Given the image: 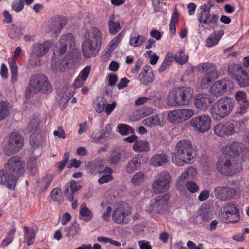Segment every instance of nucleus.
<instances>
[{
    "instance_id": "nucleus-1",
    "label": "nucleus",
    "mask_w": 249,
    "mask_h": 249,
    "mask_svg": "<svg viewBox=\"0 0 249 249\" xmlns=\"http://www.w3.org/2000/svg\"><path fill=\"white\" fill-rule=\"evenodd\" d=\"M102 33L97 28L93 27L86 31L82 43V52L85 57L95 56L100 50L102 43Z\"/></svg>"
},
{
    "instance_id": "nucleus-2",
    "label": "nucleus",
    "mask_w": 249,
    "mask_h": 249,
    "mask_svg": "<svg viewBox=\"0 0 249 249\" xmlns=\"http://www.w3.org/2000/svg\"><path fill=\"white\" fill-rule=\"evenodd\" d=\"M194 149L190 141L181 140L176 145L175 152L173 154L172 162L176 165L180 166L185 164L194 162Z\"/></svg>"
},
{
    "instance_id": "nucleus-3",
    "label": "nucleus",
    "mask_w": 249,
    "mask_h": 249,
    "mask_svg": "<svg viewBox=\"0 0 249 249\" xmlns=\"http://www.w3.org/2000/svg\"><path fill=\"white\" fill-rule=\"evenodd\" d=\"M233 99L228 96H224L215 101L209 109L213 119L220 121L228 116L234 107Z\"/></svg>"
},
{
    "instance_id": "nucleus-4",
    "label": "nucleus",
    "mask_w": 249,
    "mask_h": 249,
    "mask_svg": "<svg viewBox=\"0 0 249 249\" xmlns=\"http://www.w3.org/2000/svg\"><path fill=\"white\" fill-rule=\"evenodd\" d=\"M52 89L51 83L45 75L36 74L30 79L29 86L25 91V96L27 98H30L39 92L50 93Z\"/></svg>"
},
{
    "instance_id": "nucleus-5",
    "label": "nucleus",
    "mask_w": 249,
    "mask_h": 249,
    "mask_svg": "<svg viewBox=\"0 0 249 249\" xmlns=\"http://www.w3.org/2000/svg\"><path fill=\"white\" fill-rule=\"evenodd\" d=\"M75 46V38L72 34L69 33L63 35L59 39V48L54 51L53 54L57 52L60 55L66 53V55L70 56V61L75 60L78 54L77 50Z\"/></svg>"
},
{
    "instance_id": "nucleus-6",
    "label": "nucleus",
    "mask_w": 249,
    "mask_h": 249,
    "mask_svg": "<svg viewBox=\"0 0 249 249\" xmlns=\"http://www.w3.org/2000/svg\"><path fill=\"white\" fill-rule=\"evenodd\" d=\"M193 90L189 87H182L169 92L168 103L171 106L187 105L192 99Z\"/></svg>"
},
{
    "instance_id": "nucleus-7",
    "label": "nucleus",
    "mask_w": 249,
    "mask_h": 249,
    "mask_svg": "<svg viewBox=\"0 0 249 249\" xmlns=\"http://www.w3.org/2000/svg\"><path fill=\"white\" fill-rule=\"evenodd\" d=\"M213 5L207 3L200 7V12L198 17V20L202 27L206 30L216 28L218 23V16L215 14H210V10Z\"/></svg>"
},
{
    "instance_id": "nucleus-8",
    "label": "nucleus",
    "mask_w": 249,
    "mask_h": 249,
    "mask_svg": "<svg viewBox=\"0 0 249 249\" xmlns=\"http://www.w3.org/2000/svg\"><path fill=\"white\" fill-rule=\"evenodd\" d=\"M25 162L20 157L15 156L10 158L5 165L6 173L10 174L9 178L16 182L18 178L24 172Z\"/></svg>"
},
{
    "instance_id": "nucleus-9",
    "label": "nucleus",
    "mask_w": 249,
    "mask_h": 249,
    "mask_svg": "<svg viewBox=\"0 0 249 249\" xmlns=\"http://www.w3.org/2000/svg\"><path fill=\"white\" fill-rule=\"evenodd\" d=\"M237 165V163L233 156L222 153L217 161V169L222 174L230 176L236 173Z\"/></svg>"
},
{
    "instance_id": "nucleus-10",
    "label": "nucleus",
    "mask_w": 249,
    "mask_h": 249,
    "mask_svg": "<svg viewBox=\"0 0 249 249\" xmlns=\"http://www.w3.org/2000/svg\"><path fill=\"white\" fill-rule=\"evenodd\" d=\"M169 201L168 195L158 196L151 200L145 211L153 215L161 214L167 209Z\"/></svg>"
},
{
    "instance_id": "nucleus-11",
    "label": "nucleus",
    "mask_w": 249,
    "mask_h": 249,
    "mask_svg": "<svg viewBox=\"0 0 249 249\" xmlns=\"http://www.w3.org/2000/svg\"><path fill=\"white\" fill-rule=\"evenodd\" d=\"M219 216L222 221L226 223H235L240 219L238 208L231 202L224 205Z\"/></svg>"
},
{
    "instance_id": "nucleus-12",
    "label": "nucleus",
    "mask_w": 249,
    "mask_h": 249,
    "mask_svg": "<svg viewBox=\"0 0 249 249\" xmlns=\"http://www.w3.org/2000/svg\"><path fill=\"white\" fill-rule=\"evenodd\" d=\"M24 140L21 134L18 132L10 133L7 143L3 147L6 155H13L18 152L23 145Z\"/></svg>"
},
{
    "instance_id": "nucleus-13",
    "label": "nucleus",
    "mask_w": 249,
    "mask_h": 249,
    "mask_svg": "<svg viewBox=\"0 0 249 249\" xmlns=\"http://www.w3.org/2000/svg\"><path fill=\"white\" fill-rule=\"evenodd\" d=\"M212 120L208 115H201L191 119L189 125L194 130L198 132L205 133L211 128Z\"/></svg>"
},
{
    "instance_id": "nucleus-14",
    "label": "nucleus",
    "mask_w": 249,
    "mask_h": 249,
    "mask_svg": "<svg viewBox=\"0 0 249 249\" xmlns=\"http://www.w3.org/2000/svg\"><path fill=\"white\" fill-rule=\"evenodd\" d=\"M228 71L235 75V79L241 87L249 86V71L245 70L239 64H233L228 67Z\"/></svg>"
},
{
    "instance_id": "nucleus-15",
    "label": "nucleus",
    "mask_w": 249,
    "mask_h": 249,
    "mask_svg": "<svg viewBox=\"0 0 249 249\" xmlns=\"http://www.w3.org/2000/svg\"><path fill=\"white\" fill-rule=\"evenodd\" d=\"M171 176L166 171H162L158 175L157 180L152 184V189L155 194H159L166 192L170 187Z\"/></svg>"
},
{
    "instance_id": "nucleus-16",
    "label": "nucleus",
    "mask_w": 249,
    "mask_h": 249,
    "mask_svg": "<svg viewBox=\"0 0 249 249\" xmlns=\"http://www.w3.org/2000/svg\"><path fill=\"white\" fill-rule=\"evenodd\" d=\"M234 87L233 82L228 79H222L216 81L211 87L210 92L212 95L219 97Z\"/></svg>"
},
{
    "instance_id": "nucleus-17",
    "label": "nucleus",
    "mask_w": 249,
    "mask_h": 249,
    "mask_svg": "<svg viewBox=\"0 0 249 249\" xmlns=\"http://www.w3.org/2000/svg\"><path fill=\"white\" fill-rule=\"evenodd\" d=\"M213 131L216 136L225 138L235 134L236 128L234 124L231 122L220 123L214 127Z\"/></svg>"
},
{
    "instance_id": "nucleus-18",
    "label": "nucleus",
    "mask_w": 249,
    "mask_h": 249,
    "mask_svg": "<svg viewBox=\"0 0 249 249\" xmlns=\"http://www.w3.org/2000/svg\"><path fill=\"white\" fill-rule=\"evenodd\" d=\"M68 19L66 17L54 16L50 18L46 29L48 33L54 34H59L67 24Z\"/></svg>"
},
{
    "instance_id": "nucleus-19",
    "label": "nucleus",
    "mask_w": 249,
    "mask_h": 249,
    "mask_svg": "<svg viewBox=\"0 0 249 249\" xmlns=\"http://www.w3.org/2000/svg\"><path fill=\"white\" fill-rule=\"evenodd\" d=\"M131 212L124 206L118 207L112 213V219L115 223L125 225L131 219Z\"/></svg>"
},
{
    "instance_id": "nucleus-20",
    "label": "nucleus",
    "mask_w": 249,
    "mask_h": 249,
    "mask_svg": "<svg viewBox=\"0 0 249 249\" xmlns=\"http://www.w3.org/2000/svg\"><path fill=\"white\" fill-rule=\"evenodd\" d=\"M214 195L220 201H225L233 198L236 195V191L228 186L218 187L215 188Z\"/></svg>"
},
{
    "instance_id": "nucleus-21",
    "label": "nucleus",
    "mask_w": 249,
    "mask_h": 249,
    "mask_svg": "<svg viewBox=\"0 0 249 249\" xmlns=\"http://www.w3.org/2000/svg\"><path fill=\"white\" fill-rule=\"evenodd\" d=\"M153 69L150 66H145L139 75V79L141 85H147L154 80Z\"/></svg>"
},
{
    "instance_id": "nucleus-22",
    "label": "nucleus",
    "mask_w": 249,
    "mask_h": 249,
    "mask_svg": "<svg viewBox=\"0 0 249 249\" xmlns=\"http://www.w3.org/2000/svg\"><path fill=\"white\" fill-rule=\"evenodd\" d=\"M70 56L65 55L60 62L57 63L56 60H52V69L56 73L66 71L68 68L70 63H71L74 60H69Z\"/></svg>"
},
{
    "instance_id": "nucleus-23",
    "label": "nucleus",
    "mask_w": 249,
    "mask_h": 249,
    "mask_svg": "<svg viewBox=\"0 0 249 249\" xmlns=\"http://www.w3.org/2000/svg\"><path fill=\"white\" fill-rule=\"evenodd\" d=\"M219 76L218 71H213L212 72H207L203 76L199 79L198 85L201 89H206L209 85L215 80Z\"/></svg>"
},
{
    "instance_id": "nucleus-24",
    "label": "nucleus",
    "mask_w": 249,
    "mask_h": 249,
    "mask_svg": "<svg viewBox=\"0 0 249 249\" xmlns=\"http://www.w3.org/2000/svg\"><path fill=\"white\" fill-rule=\"evenodd\" d=\"M209 102V95L207 94H197L195 97V106L199 110L205 111L208 107V102Z\"/></svg>"
},
{
    "instance_id": "nucleus-25",
    "label": "nucleus",
    "mask_w": 249,
    "mask_h": 249,
    "mask_svg": "<svg viewBox=\"0 0 249 249\" xmlns=\"http://www.w3.org/2000/svg\"><path fill=\"white\" fill-rule=\"evenodd\" d=\"M51 46V43L46 41L42 44H35L32 50V52L37 57H41L45 55L49 50Z\"/></svg>"
},
{
    "instance_id": "nucleus-26",
    "label": "nucleus",
    "mask_w": 249,
    "mask_h": 249,
    "mask_svg": "<svg viewBox=\"0 0 249 249\" xmlns=\"http://www.w3.org/2000/svg\"><path fill=\"white\" fill-rule=\"evenodd\" d=\"M196 175V169L195 168L191 166L188 167L177 180L178 186L182 187L186 179H193Z\"/></svg>"
},
{
    "instance_id": "nucleus-27",
    "label": "nucleus",
    "mask_w": 249,
    "mask_h": 249,
    "mask_svg": "<svg viewBox=\"0 0 249 249\" xmlns=\"http://www.w3.org/2000/svg\"><path fill=\"white\" fill-rule=\"evenodd\" d=\"M142 124L148 127L161 126L164 124L163 117L160 118L157 115H154L147 117L142 120Z\"/></svg>"
},
{
    "instance_id": "nucleus-28",
    "label": "nucleus",
    "mask_w": 249,
    "mask_h": 249,
    "mask_svg": "<svg viewBox=\"0 0 249 249\" xmlns=\"http://www.w3.org/2000/svg\"><path fill=\"white\" fill-rule=\"evenodd\" d=\"M223 35L224 31L222 30L213 32L206 40V46L211 48L216 45Z\"/></svg>"
},
{
    "instance_id": "nucleus-29",
    "label": "nucleus",
    "mask_w": 249,
    "mask_h": 249,
    "mask_svg": "<svg viewBox=\"0 0 249 249\" xmlns=\"http://www.w3.org/2000/svg\"><path fill=\"white\" fill-rule=\"evenodd\" d=\"M168 162V156L163 153L156 154L150 160V162L154 166H162Z\"/></svg>"
},
{
    "instance_id": "nucleus-30",
    "label": "nucleus",
    "mask_w": 249,
    "mask_h": 249,
    "mask_svg": "<svg viewBox=\"0 0 249 249\" xmlns=\"http://www.w3.org/2000/svg\"><path fill=\"white\" fill-rule=\"evenodd\" d=\"M60 230L63 231L67 237H73L79 234L80 231L79 225L76 223L71 226L62 227Z\"/></svg>"
},
{
    "instance_id": "nucleus-31",
    "label": "nucleus",
    "mask_w": 249,
    "mask_h": 249,
    "mask_svg": "<svg viewBox=\"0 0 249 249\" xmlns=\"http://www.w3.org/2000/svg\"><path fill=\"white\" fill-rule=\"evenodd\" d=\"M12 107L10 104L6 101L0 102V121L5 119L11 113Z\"/></svg>"
},
{
    "instance_id": "nucleus-32",
    "label": "nucleus",
    "mask_w": 249,
    "mask_h": 249,
    "mask_svg": "<svg viewBox=\"0 0 249 249\" xmlns=\"http://www.w3.org/2000/svg\"><path fill=\"white\" fill-rule=\"evenodd\" d=\"M7 170H1L0 171V184H4L7 182V187L10 189H14L16 182H14L12 179L9 178L10 174L6 173Z\"/></svg>"
},
{
    "instance_id": "nucleus-33",
    "label": "nucleus",
    "mask_w": 249,
    "mask_h": 249,
    "mask_svg": "<svg viewBox=\"0 0 249 249\" xmlns=\"http://www.w3.org/2000/svg\"><path fill=\"white\" fill-rule=\"evenodd\" d=\"M133 149L136 152H148L150 150L149 143L145 141H137L133 144Z\"/></svg>"
},
{
    "instance_id": "nucleus-34",
    "label": "nucleus",
    "mask_w": 249,
    "mask_h": 249,
    "mask_svg": "<svg viewBox=\"0 0 249 249\" xmlns=\"http://www.w3.org/2000/svg\"><path fill=\"white\" fill-rule=\"evenodd\" d=\"M145 41V39L142 36L139 35L138 33L134 32L131 35L129 43L134 47H139Z\"/></svg>"
},
{
    "instance_id": "nucleus-35",
    "label": "nucleus",
    "mask_w": 249,
    "mask_h": 249,
    "mask_svg": "<svg viewBox=\"0 0 249 249\" xmlns=\"http://www.w3.org/2000/svg\"><path fill=\"white\" fill-rule=\"evenodd\" d=\"M178 109L181 119V123L190 119L195 114V110L191 108Z\"/></svg>"
},
{
    "instance_id": "nucleus-36",
    "label": "nucleus",
    "mask_w": 249,
    "mask_h": 249,
    "mask_svg": "<svg viewBox=\"0 0 249 249\" xmlns=\"http://www.w3.org/2000/svg\"><path fill=\"white\" fill-rule=\"evenodd\" d=\"M141 164V162L138 158H133L128 162L126 166V172L129 174L133 173L140 167Z\"/></svg>"
},
{
    "instance_id": "nucleus-37",
    "label": "nucleus",
    "mask_w": 249,
    "mask_h": 249,
    "mask_svg": "<svg viewBox=\"0 0 249 249\" xmlns=\"http://www.w3.org/2000/svg\"><path fill=\"white\" fill-rule=\"evenodd\" d=\"M196 69L197 71L200 72L218 71L216 70V67L214 64L208 62L201 63L199 64L196 66Z\"/></svg>"
},
{
    "instance_id": "nucleus-38",
    "label": "nucleus",
    "mask_w": 249,
    "mask_h": 249,
    "mask_svg": "<svg viewBox=\"0 0 249 249\" xmlns=\"http://www.w3.org/2000/svg\"><path fill=\"white\" fill-rule=\"evenodd\" d=\"M114 17L113 15L109 17V21L108 23L109 32L112 35L116 34L121 29L120 23L119 22H115L113 21Z\"/></svg>"
},
{
    "instance_id": "nucleus-39",
    "label": "nucleus",
    "mask_w": 249,
    "mask_h": 249,
    "mask_svg": "<svg viewBox=\"0 0 249 249\" xmlns=\"http://www.w3.org/2000/svg\"><path fill=\"white\" fill-rule=\"evenodd\" d=\"M37 157H31L27 162V169L32 175H34L37 171Z\"/></svg>"
},
{
    "instance_id": "nucleus-40",
    "label": "nucleus",
    "mask_w": 249,
    "mask_h": 249,
    "mask_svg": "<svg viewBox=\"0 0 249 249\" xmlns=\"http://www.w3.org/2000/svg\"><path fill=\"white\" fill-rule=\"evenodd\" d=\"M107 104V100L102 97H98L95 101L93 106L98 113H101L105 110V106Z\"/></svg>"
},
{
    "instance_id": "nucleus-41",
    "label": "nucleus",
    "mask_w": 249,
    "mask_h": 249,
    "mask_svg": "<svg viewBox=\"0 0 249 249\" xmlns=\"http://www.w3.org/2000/svg\"><path fill=\"white\" fill-rule=\"evenodd\" d=\"M168 121L172 124H179L181 123L178 109H174L170 111L167 115Z\"/></svg>"
},
{
    "instance_id": "nucleus-42",
    "label": "nucleus",
    "mask_w": 249,
    "mask_h": 249,
    "mask_svg": "<svg viewBox=\"0 0 249 249\" xmlns=\"http://www.w3.org/2000/svg\"><path fill=\"white\" fill-rule=\"evenodd\" d=\"M123 37L122 33H120L113 39H112L109 45L108 48L107 50V53H110L118 46Z\"/></svg>"
},
{
    "instance_id": "nucleus-43",
    "label": "nucleus",
    "mask_w": 249,
    "mask_h": 249,
    "mask_svg": "<svg viewBox=\"0 0 249 249\" xmlns=\"http://www.w3.org/2000/svg\"><path fill=\"white\" fill-rule=\"evenodd\" d=\"M24 228L25 231V238L27 240V243L29 246L32 245L34 243L35 236V231L33 229L30 230L29 228L27 226H25Z\"/></svg>"
},
{
    "instance_id": "nucleus-44",
    "label": "nucleus",
    "mask_w": 249,
    "mask_h": 249,
    "mask_svg": "<svg viewBox=\"0 0 249 249\" xmlns=\"http://www.w3.org/2000/svg\"><path fill=\"white\" fill-rule=\"evenodd\" d=\"M173 56L171 54L168 53L166 55L163 61L161 64L160 67L158 69L159 72H162L169 67L173 61Z\"/></svg>"
},
{
    "instance_id": "nucleus-45",
    "label": "nucleus",
    "mask_w": 249,
    "mask_h": 249,
    "mask_svg": "<svg viewBox=\"0 0 249 249\" xmlns=\"http://www.w3.org/2000/svg\"><path fill=\"white\" fill-rule=\"evenodd\" d=\"M178 16L177 10L175 8L172 13V18L169 24L170 31L172 35H175L176 33V24L178 22Z\"/></svg>"
},
{
    "instance_id": "nucleus-46",
    "label": "nucleus",
    "mask_w": 249,
    "mask_h": 249,
    "mask_svg": "<svg viewBox=\"0 0 249 249\" xmlns=\"http://www.w3.org/2000/svg\"><path fill=\"white\" fill-rule=\"evenodd\" d=\"M174 59L178 63L182 65L185 64L188 59V56L182 50L178 52L174 56Z\"/></svg>"
},
{
    "instance_id": "nucleus-47",
    "label": "nucleus",
    "mask_w": 249,
    "mask_h": 249,
    "mask_svg": "<svg viewBox=\"0 0 249 249\" xmlns=\"http://www.w3.org/2000/svg\"><path fill=\"white\" fill-rule=\"evenodd\" d=\"M121 154L120 151H113L108 158V161L110 164H116L121 160Z\"/></svg>"
},
{
    "instance_id": "nucleus-48",
    "label": "nucleus",
    "mask_w": 249,
    "mask_h": 249,
    "mask_svg": "<svg viewBox=\"0 0 249 249\" xmlns=\"http://www.w3.org/2000/svg\"><path fill=\"white\" fill-rule=\"evenodd\" d=\"M112 130L111 125L110 124H107L103 130V134L98 137L96 140H95V142H100V140L103 139H110V132Z\"/></svg>"
},
{
    "instance_id": "nucleus-49",
    "label": "nucleus",
    "mask_w": 249,
    "mask_h": 249,
    "mask_svg": "<svg viewBox=\"0 0 249 249\" xmlns=\"http://www.w3.org/2000/svg\"><path fill=\"white\" fill-rule=\"evenodd\" d=\"M9 64L12 75V81L13 83H15L18 80V67L15 62L12 60L9 61Z\"/></svg>"
},
{
    "instance_id": "nucleus-50",
    "label": "nucleus",
    "mask_w": 249,
    "mask_h": 249,
    "mask_svg": "<svg viewBox=\"0 0 249 249\" xmlns=\"http://www.w3.org/2000/svg\"><path fill=\"white\" fill-rule=\"evenodd\" d=\"M21 31L18 28L13 26L12 28L10 29L9 36L12 39L18 40L21 37Z\"/></svg>"
},
{
    "instance_id": "nucleus-51",
    "label": "nucleus",
    "mask_w": 249,
    "mask_h": 249,
    "mask_svg": "<svg viewBox=\"0 0 249 249\" xmlns=\"http://www.w3.org/2000/svg\"><path fill=\"white\" fill-rule=\"evenodd\" d=\"M39 120L37 118H32L27 127L26 128V131L27 132H31L32 131H36L39 126Z\"/></svg>"
},
{
    "instance_id": "nucleus-52",
    "label": "nucleus",
    "mask_w": 249,
    "mask_h": 249,
    "mask_svg": "<svg viewBox=\"0 0 249 249\" xmlns=\"http://www.w3.org/2000/svg\"><path fill=\"white\" fill-rule=\"evenodd\" d=\"M235 99L238 104L249 102L247 94L244 91L237 92L235 95Z\"/></svg>"
},
{
    "instance_id": "nucleus-53",
    "label": "nucleus",
    "mask_w": 249,
    "mask_h": 249,
    "mask_svg": "<svg viewBox=\"0 0 249 249\" xmlns=\"http://www.w3.org/2000/svg\"><path fill=\"white\" fill-rule=\"evenodd\" d=\"M145 178V175L142 172H139L136 173L131 179V181L135 185H139L142 182Z\"/></svg>"
},
{
    "instance_id": "nucleus-54",
    "label": "nucleus",
    "mask_w": 249,
    "mask_h": 249,
    "mask_svg": "<svg viewBox=\"0 0 249 249\" xmlns=\"http://www.w3.org/2000/svg\"><path fill=\"white\" fill-rule=\"evenodd\" d=\"M79 214L81 216L86 217L87 221L90 220L92 217L91 211L86 206L81 207Z\"/></svg>"
},
{
    "instance_id": "nucleus-55",
    "label": "nucleus",
    "mask_w": 249,
    "mask_h": 249,
    "mask_svg": "<svg viewBox=\"0 0 249 249\" xmlns=\"http://www.w3.org/2000/svg\"><path fill=\"white\" fill-rule=\"evenodd\" d=\"M24 7V0H15L12 5V8L17 13L20 12Z\"/></svg>"
},
{
    "instance_id": "nucleus-56",
    "label": "nucleus",
    "mask_w": 249,
    "mask_h": 249,
    "mask_svg": "<svg viewBox=\"0 0 249 249\" xmlns=\"http://www.w3.org/2000/svg\"><path fill=\"white\" fill-rule=\"evenodd\" d=\"M239 149V144L237 142H233L231 143L229 146L224 147L222 149V152L223 154H225V152L229 149L231 153H237Z\"/></svg>"
},
{
    "instance_id": "nucleus-57",
    "label": "nucleus",
    "mask_w": 249,
    "mask_h": 249,
    "mask_svg": "<svg viewBox=\"0 0 249 249\" xmlns=\"http://www.w3.org/2000/svg\"><path fill=\"white\" fill-rule=\"evenodd\" d=\"M53 177L52 175H47L44 177L41 180L40 183L43 187V190H46L50 186L53 180Z\"/></svg>"
},
{
    "instance_id": "nucleus-58",
    "label": "nucleus",
    "mask_w": 249,
    "mask_h": 249,
    "mask_svg": "<svg viewBox=\"0 0 249 249\" xmlns=\"http://www.w3.org/2000/svg\"><path fill=\"white\" fill-rule=\"evenodd\" d=\"M239 105V107L237 109L236 113L241 116L246 113L247 109L249 108V102L240 104Z\"/></svg>"
},
{
    "instance_id": "nucleus-59",
    "label": "nucleus",
    "mask_w": 249,
    "mask_h": 249,
    "mask_svg": "<svg viewBox=\"0 0 249 249\" xmlns=\"http://www.w3.org/2000/svg\"><path fill=\"white\" fill-rule=\"evenodd\" d=\"M186 186L188 191L192 193H195L199 191L198 185L192 181L187 182L186 184Z\"/></svg>"
},
{
    "instance_id": "nucleus-60",
    "label": "nucleus",
    "mask_w": 249,
    "mask_h": 249,
    "mask_svg": "<svg viewBox=\"0 0 249 249\" xmlns=\"http://www.w3.org/2000/svg\"><path fill=\"white\" fill-rule=\"evenodd\" d=\"M90 71V67L88 65L80 72L78 76L82 78L83 80L86 81L89 74Z\"/></svg>"
},
{
    "instance_id": "nucleus-61",
    "label": "nucleus",
    "mask_w": 249,
    "mask_h": 249,
    "mask_svg": "<svg viewBox=\"0 0 249 249\" xmlns=\"http://www.w3.org/2000/svg\"><path fill=\"white\" fill-rule=\"evenodd\" d=\"M38 137V136H35L34 135L30 137V143L33 147H38L41 145V141Z\"/></svg>"
},
{
    "instance_id": "nucleus-62",
    "label": "nucleus",
    "mask_w": 249,
    "mask_h": 249,
    "mask_svg": "<svg viewBox=\"0 0 249 249\" xmlns=\"http://www.w3.org/2000/svg\"><path fill=\"white\" fill-rule=\"evenodd\" d=\"M118 127L119 132L123 135H127L131 128L129 125L123 124H120Z\"/></svg>"
},
{
    "instance_id": "nucleus-63",
    "label": "nucleus",
    "mask_w": 249,
    "mask_h": 249,
    "mask_svg": "<svg viewBox=\"0 0 249 249\" xmlns=\"http://www.w3.org/2000/svg\"><path fill=\"white\" fill-rule=\"evenodd\" d=\"M53 135L60 139H64L66 137L65 131L61 126H59L57 130L53 131Z\"/></svg>"
},
{
    "instance_id": "nucleus-64",
    "label": "nucleus",
    "mask_w": 249,
    "mask_h": 249,
    "mask_svg": "<svg viewBox=\"0 0 249 249\" xmlns=\"http://www.w3.org/2000/svg\"><path fill=\"white\" fill-rule=\"evenodd\" d=\"M138 245L140 249H152V247L149 245V242L145 240L138 241Z\"/></svg>"
}]
</instances>
